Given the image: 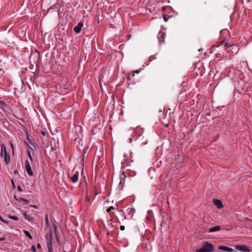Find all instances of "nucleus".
<instances>
[{"label":"nucleus","mask_w":252,"mask_h":252,"mask_svg":"<svg viewBox=\"0 0 252 252\" xmlns=\"http://www.w3.org/2000/svg\"><path fill=\"white\" fill-rule=\"evenodd\" d=\"M10 145H11V146L12 147V150L13 151L14 150V148H13V145L12 143H10Z\"/></svg>","instance_id":"37"},{"label":"nucleus","mask_w":252,"mask_h":252,"mask_svg":"<svg viewBox=\"0 0 252 252\" xmlns=\"http://www.w3.org/2000/svg\"><path fill=\"white\" fill-rule=\"evenodd\" d=\"M214 251V246L211 243L206 242L203 244L202 247L196 250V252H211Z\"/></svg>","instance_id":"2"},{"label":"nucleus","mask_w":252,"mask_h":252,"mask_svg":"<svg viewBox=\"0 0 252 252\" xmlns=\"http://www.w3.org/2000/svg\"><path fill=\"white\" fill-rule=\"evenodd\" d=\"M120 229H121V230L123 231V230H125V226H123V225H121V226H120Z\"/></svg>","instance_id":"29"},{"label":"nucleus","mask_w":252,"mask_h":252,"mask_svg":"<svg viewBox=\"0 0 252 252\" xmlns=\"http://www.w3.org/2000/svg\"><path fill=\"white\" fill-rule=\"evenodd\" d=\"M1 150L3 151L4 154L5 153V152H7L5 146L3 144L1 145Z\"/></svg>","instance_id":"20"},{"label":"nucleus","mask_w":252,"mask_h":252,"mask_svg":"<svg viewBox=\"0 0 252 252\" xmlns=\"http://www.w3.org/2000/svg\"><path fill=\"white\" fill-rule=\"evenodd\" d=\"M27 172V173L28 174V175L32 177V176H33V173L32 170V168L31 167V168H26V169Z\"/></svg>","instance_id":"16"},{"label":"nucleus","mask_w":252,"mask_h":252,"mask_svg":"<svg viewBox=\"0 0 252 252\" xmlns=\"http://www.w3.org/2000/svg\"><path fill=\"white\" fill-rule=\"evenodd\" d=\"M214 203L219 209H221L223 207V205H222L221 201L220 200L214 199Z\"/></svg>","instance_id":"12"},{"label":"nucleus","mask_w":252,"mask_h":252,"mask_svg":"<svg viewBox=\"0 0 252 252\" xmlns=\"http://www.w3.org/2000/svg\"><path fill=\"white\" fill-rule=\"evenodd\" d=\"M3 155H4V152H3L2 150H1L0 154V157H2L3 156Z\"/></svg>","instance_id":"30"},{"label":"nucleus","mask_w":252,"mask_h":252,"mask_svg":"<svg viewBox=\"0 0 252 252\" xmlns=\"http://www.w3.org/2000/svg\"><path fill=\"white\" fill-rule=\"evenodd\" d=\"M14 198H15V199L17 201H18V202H21L23 201V199H24V198H22V197L17 198V197H16V196L15 195L14 196Z\"/></svg>","instance_id":"21"},{"label":"nucleus","mask_w":252,"mask_h":252,"mask_svg":"<svg viewBox=\"0 0 252 252\" xmlns=\"http://www.w3.org/2000/svg\"><path fill=\"white\" fill-rule=\"evenodd\" d=\"M31 249L33 252H35L36 251V249L34 246H32L31 247Z\"/></svg>","instance_id":"28"},{"label":"nucleus","mask_w":252,"mask_h":252,"mask_svg":"<svg viewBox=\"0 0 252 252\" xmlns=\"http://www.w3.org/2000/svg\"><path fill=\"white\" fill-rule=\"evenodd\" d=\"M163 20H164V21L165 22H167V20H168V17H167V15H163Z\"/></svg>","instance_id":"25"},{"label":"nucleus","mask_w":252,"mask_h":252,"mask_svg":"<svg viewBox=\"0 0 252 252\" xmlns=\"http://www.w3.org/2000/svg\"><path fill=\"white\" fill-rule=\"evenodd\" d=\"M114 209V207L111 206V207H110L109 208H108L107 210H106V211L108 212V213H110L111 212V211L112 210Z\"/></svg>","instance_id":"22"},{"label":"nucleus","mask_w":252,"mask_h":252,"mask_svg":"<svg viewBox=\"0 0 252 252\" xmlns=\"http://www.w3.org/2000/svg\"><path fill=\"white\" fill-rule=\"evenodd\" d=\"M23 232L25 234V235L27 237H28L30 239H31V240L32 239V236L31 235V234H30V233L28 231H27V230H24Z\"/></svg>","instance_id":"15"},{"label":"nucleus","mask_w":252,"mask_h":252,"mask_svg":"<svg viewBox=\"0 0 252 252\" xmlns=\"http://www.w3.org/2000/svg\"><path fill=\"white\" fill-rule=\"evenodd\" d=\"M0 220H1V221H2L3 222H4L5 223H6V224L8 223V221L3 220L0 216Z\"/></svg>","instance_id":"23"},{"label":"nucleus","mask_w":252,"mask_h":252,"mask_svg":"<svg viewBox=\"0 0 252 252\" xmlns=\"http://www.w3.org/2000/svg\"><path fill=\"white\" fill-rule=\"evenodd\" d=\"M5 237H0V241H4L5 240Z\"/></svg>","instance_id":"32"},{"label":"nucleus","mask_w":252,"mask_h":252,"mask_svg":"<svg viewBox=\"0 0 252 252\" xmlns=\"http://www.w3.org/2000/svg\"><path fill=\"white\" fill-rule=\"evenodd\" d=\"M79 176V172L78 171H76L72 177L71 178L70 180L72 183H75L77 182L78 180Z\"/></svg>","instance_id":"9"},{"label":"nucleus","mask_w":252,"mask_h":252,"mask_svg":"<svg viewBox=\"0 0 252 252\" xmlns=\"http://www.w3.org/2000/svg\"><path fill=\"white\" fill-rule=\"evenodd\" d=\"M17 189H18V190L20 191V192H23V189H22V188L21 187V186H18V187H17Z\"/></svg>","instance_id":"27"},{"label":"nucleus","mask_w":252,"mask_h":252,"mask_svg":"<svg viewBox=\"0 0 252 252\" xmlns=\"http://www.w3.org/2000/svg\"><path fill=\"white\" fill-rule=\"evenodd\" d=\"M220 230V226H215L210 228L209 229L208 232L210 233H212V232L219 231Z\"/></svg>","instance_id":"13"},{"label":"nucleus","mask_w":252,"mask_h":252,"mask_svg":"<svg viewBox=\"0 0 252 252\" xmlns=\"http://www.w3.org/2000/svg\"><path fill=\"white\" fill-rule=\"evenodd\" d=\"M115 227V229H118V225L116 226H114Z\"/></svg>","instance_id":"40"},{"label":"nucleus","mask_w":252,"mask_h":252,"mask_svg":"<svg viewBox=\"0 0 252 252\" xmlns=\"http://www.w3.org/2000/svg\"><path fill=\"white\" fill-rule=\"evenodd\" d=\"M83 26V24L82 22H79L78 25L74 27V31L76 33H79L81 32V29Z\"/></svg>","instance_id":"8"},{"label":"nucleus","mask_w":252,"mask_h":252,"mask_svg":"<svg viewBox=\"0 0 252 252\" xmlns=\"http://www.w3.org/2000/svg\"><path fill=\"white\" fill-rule=\"evenodd\" d=\"M12 185L14 187H15V185H14V181L13 180H12Z\"/></svg>","instance_id":"38"},{"label":"nucleus","mask_w":252,"mask_h":252,"mask_svg":"<svg viewBox=\"0 0 252 252\" xmlns=\"http://www.w3.org/2000/svg\"><path fill=\"white\" fill-rule=\"evenodd\" d=\"M165 37V33L162 31H160L157 35V38L158 40L159 44L163 43L164 42V38Z\"/></svg>","instance_id":"4"},{"label":"nucleus","mask_w":252,"mask_h":252,"mask_svg":"<svg viewBox=\"0 0 252 252\" xmlns=\"http://www.w3.org/2000/svg\"><path fill=\"white\" fill-rule=\"evenodd\" d=\"M46 239L47 240V241H48L49 240H50V234H47V236H46Z\"/></svg>","instance_id":"31"},{"label":"nucleus","mask_w":252,"mask_h":252,"mask_svg":"<svg viewBox=\"0 0 252 252\" xmlns=\"http://www.w3.org/2000/svg\"><path fill=\"white\" fill-rule=\"evenodd\" d=\"M22 215L27 221L29 222H32L33 221V219L30 215H28L26 211L22 212Z\"/></svg>","instance_id":"10"},{"label":"nucleus","mask_w":252,"mask_h":252,"mask_svg":"<svg viewBox=\"0 0 252 252\" xmlns=\"http://www.w3.org/2000/svg\"><path fill=\"white\" fill-rule=\"evenodd\" d=\"M28 156L29 158L30 157H32V155L31 154V152L29 151H28Z\"/></svg>","instance_id":"33"},{"label":"nucleus","mask_w":252,"mask_h":252,"mask_svg":"<svg viewBox=\"0 0 252 252\" xmlns=\"http://www.w3.org/2000/svg\"><path fill=\"white\" fill-rule=\"evenodd\" d=\"M25 169L28 168H31V162L29 160H26L25 162Z\"/></svg>","instance_id":"17"},{"label":"nucleus","mask_w":252,"mask_h":252,"mask_svg":"<svg viewBox=\"0 0 252 252\" xmlns=\"http://www.w3.org/2000/svg\"><path fill=\"white\" fill-rule=\"evenodd\" d=\"M53 228H54V232L56 234L57 231V227L56 225H55V224L53 225Z\"/></svg>","instance_id":"24"},{"label":"nucleus","mask_w":252,"mask_h":252,"mask_svg":"<svg viewBox=\"0 0 252 252\" xmlns=\"http://www.w3.org/2000/svg\"><path fill=\"white\" fill-rule=\"evenodd\" d=\"M29 158L30 160V162L32 163V161H33L32 156V157H29Z\"/></svg>","instance_id":"34"},{"label":"nucleus","mask_w":252,"mask_h":252,"mask_svg":"<svg viewBox=\"0 0 252 252\" xmlns=\"http://www.w3.org/2000/svg\"><path fill=\"white\" fill-rule=\"evenodd\" d=\"M32 207H33L35 209H37L38 208V207L36 206V205H31V206Z\"/></svg>","instance_id":"35"},{"label":"nucleus","mask_w":252,"mask_h":252,"mask_svg":"<svg viewBox=\"0 0 252 252\" xmlns=\"http://www.w3.org/2000/svg\"><path fill=\"white\" fill-rule=\"evenodd\" d=\"M120 212L125 220H130L134 214L135 209L131 207H127L124 208Z\"/></svg>","instance_id":"1"},{"label":"nucleus","mask_w":252,"mask_h":252,"mask_svg":"<svg viewBox=\"0 0 252 252\" xmlns=\"http://www.w3.org/2000/svg\"><path fill=\"white\" fill-rule=\"evenodd\" d=\"M124 159L121 162L122 167L125 168L126 166L130 165L129 163L127 162V156L126 155L124 156Z\"/></svg>","instance_id":"7"},{"label":"nucleus","mask_w":252,"mask_h":252,"mask_svg":"<svg viewBox=\"0 0 252 252\" xmlns=\"http://www.w3.org/2000/svg\"><path fill=\"white\" fill-rule=\"evenodd\" d=\"M8 218L11 220H18L19 219L18 218L15 216L9 215Z\"/></svg>","instance_id":"19"},{"label":"nucleus","mask_w":252,"mask_h":252,"mask_svg":"<svg viewBox=\"0 0 252 252\" xmlns=\"http://www.w3.org/2000/svg\"><path fill=\"white\" fill-rule=\"evenodd\" d=\"M23 201H24L26 204H28L30 203L29 200L24 198Z\"/></svg>","instance_id":"26"},{"label":"nucleus","mask_w":252,"mask_h":252,"mask_svg":"<svg viewBox=\"0 0 252 252\" xmlns=\"http://www.w3.org/2000/svg\"><path fill=\"white\" fill-rule=\"evenodd\" d=\"M47 248L48 249L49 252H52L53 248L51 233H50V240H49L47 243Z\"/></svg>","instance_id":"6"},{"label":"nucleus","mask_w":252,"mask_h":252,"mask_svg":"<svg viewBox=\"0 0 252 252\" xmlns=\"http://www.w3.org/2000/svg\"><path fill=\"white\" fill-rule=\"evenodd\" d=\"M220 250L228 252L233 251V249L225 246H220L218 248Z\"/></svg>","instance_id":"11"},{"label":"nucleus","mask_w":252,"mask_h":252,"mask_svg":"<svg viewBox=\"0 0 252 252\" xmlns=\"http://www.w3.org/2000/svg\"><path fill=\"white\" fill-rule=\"evenodd\" d=\"M225 46L226 47V49L227 50V51H229L231 48H232V49L235 48V51L232 52L233 53H235L236 54L238 50V47L236 44L227 45V44L225 43Z\"/></svg>","instance_id":"5"},{"label":"nucleus","mask_w":252,"mask_h":252,"mask_svg":"<svg viewBox=\"0 0 252 252\" xmlns=\"http://www.w3.org/2000/svg\"><path fill=\"white\" fill-rule=\"evenodd\" d=\"M135 72L136 73H139V71L138 70H136L135 71Z\"/></svg>","instance_id":"41"},{"label":"nucleus","mask_w":252,"mask_h":252,"mask_svg":"<svg viewBox=\"0 0 252 252\" xmlns=\"http://www.w3.org/2000/svg\"><path fill=\"white\" fill-rule=\"evenodd\" d=\"M37 247L38 248V249H40L41 248V246L40 244H37Z\"/></svg>","instance_id":"36"},{"label":"nucleus","mask_w":252,"mask_h":252,"mask_svg":"<svg viewBox=\"0 0 252 252\" xmlns=\"http://www.w3.org/2000/svg\"><path fill=\"white\" fill-rule=\"evenodd\" d=\"M4 161L6 165H8L10 160V158L9 155L7 154V152H5V153L4 154Z\"/></svg>","instance_id":"14"},{"label":"nucleus","mask_w":252,"mask_h":252,"mask_svg":"<svg viewBox=\"0 0 252 252\" xmlns=\"http://www.w3.org/2000/svg\"><path fill=\"white\" fill-rule=\"evenodd\" d=\"M109 221L110 222V224L112 226H114L113 225H112V222H111V220H109Z\"/></svg>","instance_id":"39"},{"label":"nucleus","mask_w":252,"mask_h":252,"mask_svg":"<svg viewBox=\"0 0 252 252\" xmlns=\"http://www.w3.org/2000/svg\"><path fill=\"white\" fill-rule=\"evenodd\" d=\"M45 223H46V225L48 226L49 222V220H48V216L47 214H46L45 216Z\"/></svg>","instance_id":"18"},{"label":"nucleus","mask_w":252,"mask_h":252,"mask_svg":"<svg viewBox=\"0 0 252 252\" xmlns=\"http://www.w3.org/2000/svg\"><path fill=\"white\" fill-rule=\"evenodd\" d=\"M235 248L239 251L242 252H251V250L245 245H235Z\"/></svg>","instance_id":"3"}]
</instances>
